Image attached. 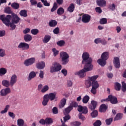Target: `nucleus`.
<instances>
[{"instance_id": "34", "label": "nucleus", "mask_w": 126, "mask_h": 126, "mask_svg": "<svg viewBox=\"0 0 126 126\" xmlns=\"http://www.w3.org/2000/svg\"><path fill=\"white\" fill-rule=\"evenodd\" d=\"M7 72V70L5 68H0V76H2V75H4Z\"/></svg>"}, {"instance_id": "56", "label": "nucleus", "mask_w": 126, "mask_h": 126, "mask_svg": "<svg viewBox=\"0 0 126 126\" xmlns=\"http://www.w3.org/2000/svg\"><path fill=\"white\" fill-rule=\"evenodd\" d=\"M52 112L54 115H57V114L59 113V110H58V108H57V107H53L52 109Z\"/></svg>"}, {"instance_id": "39", "label": "nucleus", "mask_w": 126, "mask_h": 126, "mask_svg": "<svg viewBox=\"0 0 126 126\" xmlns=\"http://www.w3.org/2000/svg\"><path fill=\"white\" fill-rule=\"evenodd\" d=\"M107 22H108V20H107V19H106L105 18L100 19V20L99 21V23L101 25H103L104 24H107Z\"/></svg>"}, {"instance_id": "5", "label": "nucleus", "mask_w": 126, "mask_h": 126, "mask_svg": "<svg viewBox=\"0 0 126 126\" xmlns=\"http://www.w3.org/2000/svg\"><path fill=\"white\" fill-rule=\"evenodd\" d=\"M62 69V65L58 64L57 62H54L52 63V65L50 67V72L51 73H54V72H57L60 71Z\"/></svg>"}, {"instance_id": "8", "label": "nucleus", "mask_w": 126, "mask_h": 126, "mask_svg": "<svg viewBox=\"0 0 126 126\" xmlns=\"http://www.w3.org/2000/svg\"><path fill=\"white\" fill-rule=\"evenodd\" d=\"M109 101L113 104V105H116V104H118V98L116 96H113V95L110 94L108 96Z\"/></svg>"}, {"instance_id": "23", "label": "nucleus", "mask_w": 126, "mask_h": 126, "mask_svg": "<svg viewBox=\"0 0 126 126\" xmlns=\"http://www.w3.org/2000/svg\"><path fill=\"white\" fill-rule=\"evenodd\" d=\"M101 59L102 60H105V61H107L109 59V52H103L101 56Z\"/></svg>"}, {"instance_id": "22", "label": "nucleus", "mask_w": 126, "mask_h": 126, "mask_svg": "<svg viewBox=\"0 0 126 126\" xmlns=\"http://www.w3.org/2000/svg\"><path fill=\"white\" fill-rule=\"evenodd\" d=\"M34 77H36V72L32 71L30 73L29 77H28V80L29 81H30L31 79H32V78H34Z\"/></svg>"}, {"instance_id": "6", "label": "nucleus", "mask_w": 126, "mask_h": 126, "mask_svg": "<svg viewBox=\"0 0 126 126\" xmlns=\"http://www.w3.org/2000/svg\"><path fill=\"white\" fill-rule=\"evenodd\" d=\"M60 57L62 60L63 64H66L68 63V58L69 56L66 52H62L60 53Z\"/></svg>"}, {"instance_id": "21", "label": "nucleus", "mask_w": 126, "mask_h": 126, "mask_svg": "<svg viewBox=\"0 0 126 126\" xmlns=\"http://www.w3.org/2000/svg\"><path fill=\"white\" fill-rule=\"evenodd\" d=\"M51 36L50 35H45L42 39L43 42L47 44L51 40Z\"/></svg>"}, {"instance_id": "14", "label": "nucleus", "mask_w": 126, "mask_h": 126, "mask_svg": "<svg viewBox=\"0 0 126 126\" xmlns=\"http://www.w3.org/2000/svg\"><path fill=\"white\" fill-rule=\"evenodd\" d=\"M17 82V76L16 74H13L11 77L10 81V86H13Z\"/></svg>"}, {"instance_id": "10", "label": "nucleus", "mask_w": 126, "mask_h": 126, "mask_svg": "<svg viewBox=\"0 0 126 126\" xmlns=\"http://www.w3.org/2000/svg\"><path fill=\"white\" fill-rule=\"evenodd\" d=\"M91 19V16L87 14L82 16V21L83 23H88Z\"/></svg>"}, {"instance_id": "36", "label": "nucleus", "mask_w": 126, "mask_h": 126, "mask_svg": "<svg viewBox=\"0 0 126 126\" xmlns=\"http://www.w3.org/2000/svg\"><path fill=\"white\" fill-rule=\"evenodd\" d=\"M11 7H12L13 9H18V8H19V4L16 2L12 3L11 4Z\"/></svg>"}, {"instance_id": "12", "label": "nucleus", "mask_w": 126, "mask_h": 126, "mask_svg": "<svg viewBox=\"0 0 126 126\" xmlns=\"http://www.w3.org/2000/svg\"><path fill=\"white\" fill-rule=\"evenodd\" d=\"M114 60L113 63L115 67L116 68H120L121 67V63L120 62V58L119 57H115L114 58Z\"/></svg>"}, {"instance_id": "59", "label": "nucleus", "mask_w": 126, "mask_h": 126, "mask_svg": "<svg viewBox=\"0 0 126 126\" xmlns=\"http://www.w3.org/2000/svg\"><path fill=\"white\" fill-rule=\"evenodd\" d=\"M63 120L64 123H65L67 121H68V120H70V116L69 115L67 114V115L63 117Z\"/></svg>"}, {"instance_id": "11", "label": "nucleus", "mask_w": 126, "mask_h": 126, "mask_svg": "<svg viewBox=\"0 0 126 126\" xmlns=\"http://www.w3.org/2000/svg\"><path fill=\"white\" fill-rule=\"evenodd\" d=\"M11 92L10 90V88H7L4 89H2L0 92V96H6L7 94H9Z\"/></svg>"}, {"instance_id": "46", "label": "nucleus", "mask_w": 126, "mask_h": 126, "mask_svg": "<svg viewBox=\"0 0 126 126\" xmlns=\"http://www.w3.org/2000/svg\"><path fill=\"white\" fill-rule=\"evenodd\" d=\"M91 115L92 118H96V117H97V116H98V111H97L96 110H94L92 112Z\"/></svg>"}, {"instance_id": "49", "label": "nucleus", "mask_w": 126, "mask_h": 126, "mask_svg": "<svg viewBox=\"0 0 126 126\" xmlns=\"http://www.w3.org/2000/svg\"><path fill=\"white\" fill-rule=\"evenodd\" d=\"M49 90V86L45 85L43 87V88L41 90L42 93H45V92H47Z\"/></svg>"}, {"instance_id": "62", "label": "nucleus", "mask_w": 126, "mask_h": 126, "mask_svg": "<svg viewBox=\"0 0 126 126\" xmlns=\"http://www.w3.org/2000/svg\"><path fill=\"white\" fill-rule=\"evenodd\" d=\"M8 116L12 118V119H14L15 118V114L13 113V112H8Z\"/></svg>"}, {"instance_id": "35", "label": "nucleus", "mask_w": 126, "mask_h": 126, "mask_svg": "<svg viewBox=\"0 0 126 126\" xmlns=\"http://www.w3.org/2000/svg\"><path fill=\"white\" fill-rule=\"evenodd\" d=\"M72 110H73L72 107H71L69 105L68 107L64 109L65 115H68Z\"/></svg>"}, {"instance_id": "55", "label": "nucleus", "mask_w": 126, "mask_h": 126, "mask_svg": "<svg viewBox=\"0 0 126 126\" xmlns=\"http://www.w3.org/2000/svg\"><path fill=\"white\" fill-rule=\"evenodd\" d=\"M82 114H84V115H86L87 113H88V109L86 106H84L83 108V110L82 111Z\"/></svg>"}, {"instance_id": "16", "label": "nucleus", "mask_w": 126, "mask_h": 126, "mask_svg": "<svg viewBox=\"0 0 126 126\" xmlns=\"http://www.w3.org/2000/svg\"><path fill=\"white\" fill-rule=\"evenodd\" d=\"M45 96H47L48 100L50 101H54L56 99V96H57V94L56 93H51L49 94H45Z\"/></svg>"}, {"instance_id": "19", "label": "nucleus", "mask_w": 126, "mask_h": 126, "mask_svg": "<svg viewBox=\"0 0 126 126\" xmlns=\"http://www.w3.org/2000/svg\"><path fill=\"white\" fill-rule=\"evenodd\" d=\"M107 109H108V107L105 104H101L99 107V111L100 113H105L106 111H107Z\"/></svg>"}, {"instance_id": "54", "label": "nucleus", "mask_w": 126, "mask_h": 126, "mask_svg": "<svg viewBox=\"0 0 126 126\" xmlns=\"http://www.w3.org/2000/svg\"><path fill=\"white\" fill-rule=\"evenodd\" d=\"M53 33L54 34H56L58 35L60 33V28L57 27L53 30Z\"/></svg>"}, {"instance_id": "48", "label": "nucleus", "mask_w": 126, "mask_h": 126, "mask_svg": "<svg viewBox=\"0 0 126 126\" xmlns=\"http://www.w3.org/2000/svg\"><path fill=\"white\" fill-rule=\"evenodd\" d=\"M112 122H113L112 118L107 119L105 120V123L107 126H110V125L112 124Z\"/></svg>"}, {"instance_id": "29", "label": "nucleus", "mask_w": 126, "mask_h": 126, "mask_svg": "<svg viewBox=\"0 0 126 126\" xmlns=\"http://www.w3.org/2000/svg\"><path fill=\"white\" fill-rule=\"evenodd\" d=\"M90 99V97L88 95H85L83 97L82 99V102L83 104H87L88 102H89V100Z\"/></svg>"}, {"instance_id": "44", "label": "nucleus", "mask_w": 126, "mask_h": 126, "mask_svg": "<svg viewBox=\"0 0 126 126\" xmlns=\"http://www.w3.org/2000/svg\"><path fill=\"white\" fill-rule=\"evenodd\" d=\"M9 105H6L4 109L0 112V114H5V113H7L8 109H9Z\"/></svg>"}, {"instance_id": "63", "label": "nucleus", "mask_w": 126, "mask_h": 126, "mask_svg": "<svg viewBox=\"0 0 126 126\" xmlns=\"http://www.w3.org/2000/svg\"><path fill=\"white\" fill-rule=\"evenodd\" d=\"M31 3V5H36L37 4V1L36 0H30Z\"/></svg>"}, {"instance_id": "42", "label": "nucleus", "mask_w": 126, "mask_h": 126, "mask_svg": "<svg viewBox=\"0 0 126 126\" xmlns=\"http://www.w3.org/2000/svg\"><path fill=\"white\" fill-rule=\"evenodd\" d=\"M5 13H8V14H11V15H12V13H13L10 8L8 6L5 8Z\"/></svg>"}, {"instance_id": "32", "label": "nucleus", "mask_w": 126, "mask_h": 126, "mask_svg": "<svg viewBox=\"0 0 126 126\" xmlns=\"http://www.w3.org/2000/svg\"><path fill=\"white\" fill-rule=\"evenodd\" d=\"M19 14L23 17H27V11L26 10H22L19 12Z\"/></svg>"}, {"instance_id": "40", "label": "nucleus", "mask_w": 126, "mask_h": 126, "mask_svg": "<svg viewBox=\"0 0 126 126\" xmlns=\"http://www.w3.org/2000/svg\"><path fill=\"white\" fill-rule=\"evenodd\" d=\"M53 119L50 118H47L45 119V123L46 125H51V124H53Z\"/></svg>"}, {"instance_id": "51", "label": "nucleus", "mask_w": 126, "mask_h": 126, "mask_svg": "<svg viewBox=\"0 0 126 126\" xmlns=\"http://www.w3.org/2000/svg\"><path fill=\"white\" fill-rule=\"evenodd\" d=\"M102 125V122L100 120H96L94 123V126H100Z\"/></svg>"}, {"instance_id": "47", "label": "nucleus", "mask_w": 126, "mask_h": 126, "mask_svg": "<svg viewBox=\"0 0 126 126\" xmlns=\"http://www.w3.org/2000/svg\"><path fill=\"white\" fill-rule=\"evenodd\" d=\"M81 125V122L75 121L74 122H72L71 123V126H79Z\"/></svg>"}, {"instance_id": "13", "label": "nucleus", "mask_w": 126, "mask_h": 126, "mask_svg": "<svg viewBox=\"0 0 126 126\" xmlns=\"http://www.w3.org/2000/svg\"><path fill=\"white\" fill-rule=\"evenodd\" d=\"M19 49H22V50H28L29 49V44L25 42H21L18 46Z\"/></svg>"}, {"instance_id": "9", "label": "nucleus", "mask_w": 126, "mask_h": 126, "mask_svg": "<svg viewBox=\"0 0 126 126\" xmlns=\"http://www.w3.org/2000/svg\"><path fill=\"white\" fill-rule=\"evenodd\" d=\"M12 23H15V24H17L20 21V18L18 17V15L17 14L12 13Z\"/></svg>"}, {"instance_id": "45", "label": "nucleus", "mask_w": 126, "mask_h": 126, "mask_svg": "<svg viewBox=\"0 0 126 126\" xmlns=\"http://www.w3.org/2000/svg\"><path fill=\"white\" fill-rule=\"evenodd\" d=\"M57 8H58V4L57 2H54L53 7L51 9V12H54V11L57 10Z\"/></svg>"}, {"instance_id": "57", "label": "nucleus", "mask_w": 126, "mask_h": 126, "mask_svg": "<svg viewBox=\"0 0 126 126\" xmlns=\"http://www.w3.org/2000/svg\"><path fill=\"white\" fill-rule=\"evenodd\" d=\"M52 51L53 52L54 57H57L59 55V51L57 50L56 48H53Z\"/></svg>"}, {"instance_id": "27", "label": "nucleus", "mask_w": 126, "mask_h": 126, "mask_svg": "<svg viewBox=\"0 0 126 126\" xmlns=\"http://www.w3.org/2000/svg\"><path fill=\"white\" fill-rule=\"evenodd\" d=\"M61 104L59 105V108H63L64 106H65V104L66 103V99L63 98L60 102Z\"/></svg>"}, {"instance_id": "20", "label": "nucleus", "mask_w": 126, "mask_h": 126, "mask_svg": "<svg viewBox=\"0 0 126 126\" xmlns=\"http://www.w3.org/2000/svg\"><path fill=\"white\" fill-rule=\"evenodd\" d=\"M97 63L100 64L101 66H105V65L107 64V61L100 58L97 60Z\"/></svg>"}, {"instance_id": "38", "label": "nucleus", "mask_w": 126, "mask_h": 126, "mask_svg": "<svg viewBox=\"0 0 126 126\" xmlns=\"http://www.w3.org/2000/svg\"><path fill=\"white\" fill-rule=\"evenodd\" d=\"M115 89L117 91L121 90V84L118 82L115 83Z\"/></svg>"}, {"instance_id": "25", "label": "nucleus", "mask_w": 126, "mask_h": 126, "mask_svg": "<svg viewBox=\"0 0 126 126\" xmlns=\"http://www.w3.org/2000/svg\"><path fill=\"white\" fill-rule=\"evenodd\" d=\"M75 8V5L74 3H71L69 7L67 8V11H69V12H73L74 11V9Z\"/></svg>"}, {"instance_id": "53", "label": "nucleus", "mask_w": 126, "mask_h": 126, "mask_svg": "<svg viewBox=\"0 0 126 126\" xmlns=\"http://www.w3.org/2000/svg\"><path fill=\"white\" fill-rule=\"evenodd\" d=\"M41 1L42 2V3H43L45 6H50V5H51L50 3L48 2L47 0H41Z\"/></svg>"}, {"instance_id": "58", "label": "nucleus", "mask_w": 126, "mask_h": 126, "mask_svg": "<svg viewBox=\"0 0 126 126\" xmlns=\"http://www.w3.org/2000/svg\"><path fill=\"white\" fill-rule=\"evenodd\" d=\"M4 56H5V51L0 49V57H3Z\"/></svg>"}, {"instance_id": "28", "label": "nucleus", "mask_w": 126, "mask_h": 126, "mask_svg": "<svg viewBox=\"0 0 126 126\" xmlns=\"http://www.w3.org/2000/svg\"><path fill=\"white\" fill-rule=\"evenodd\" d=\"M25 42H30L32 40V36L30 34H26L24 36Z\"/></svg>"}, {"instance_id": "2", "label": "nucleus", "mask_w": 126, "mask_h": 126, "mask_svg": "<svg viewBox=\"0 0 126 126\" xmlns=\"http://www.w3.org/2000/svg\"><path fill=\"white\" fill-rule=\"evenodd\" d=\"M82 63L87 65V66H90L93 67L92 65V58H90V55L88 52H85L82 55Z\"/></svg>"}, {"instance_id": "18", "label": "nucleus", "mask_w": 126, "mask_h": 126, "mask_svg": "<svg viewBox=\"0 0 126 126\" xmlns=\"http://www.w3.org/2000/svg\"><path fill=\"white\" fill-rule=\"evenodd\" d=\"M45 66H46V64L44 62H39L37 63L36 65V67L38 69H43L45 67Z\"/></svg>"}, {"instance_id": "4", "label": "nucleus", "mask_w": 126, "mask_h": 126, "mask_svg": "<svg viewBox=\"0 0 126 126\" xmlns=\"http://www.w3.org/2000/svg\"><path fill=\"white\" fill-rule=\"evenodd\" d=\"M0 20L6 25V26H9V24L10 23V20H11V15H7L5 17V15H0Z\"/></svg>"}, {"instance_id": "50", "label": "nucleus", "mask_w": 126, "mask_h": 126, "mask_svg": "<svg viewBox=\"0 0 126 126\" xmlns=\"http://www.w3.org/2000/svg\"><path fill=\"white\" fill-rule=\"evenodd\" d=\"M31 33L32 34V35H37L38 33H39V30L37 29H34L31 30Z\"/></svg>"}, {"instance_id": "52", "label": "nucleus", "mask_w": 126, "mask_h": 126, "mask_svg": "<svg viewBox=\"0 0 126 126\" xmlns=\"http://www.w3.org/2000/svg\"><path fill=\"white\" fill-rule=\"evenodd\" d=\"M64 44H65V42L64 40H60L57 42V45L60 46V47H63Z\"/></svg>"}, {"instance_id": "41", "label": "nucleus", "mask_w": 126, "mask_h": 126, "mask_svg": "<svg viewBox=\"0 0 126 126\" xmlns=\"http://www.w3.org/2000/svg\"><path fill=\"white\" fill-rule=\"evenodd\" d=\"M17 125L18 126H24V121L23 119H20L17 120Z\"/></svg>"}, {"instance_id": "1", "label": "nucleus", "mask_w": 126, "mask_h": 126, "mask_svg": "<svg viewBox=\"0 0 126 126\" xmlns=\"http://www.w3.org/2000/svg\"><path fill=\"white\" fill-rule=\"evenodd\" d=\"M99 77L98 75H94L92 77H90L89 80L86 81L85 84L87 88H89L92 86V89L91 90V92L94 95H96L97 93V89L99 87V84L98 82L95 81L97 78Z\"/></svg>"}, {"instance_id": "15", "label": "nucleus", "mask_w": 126, "mask_h": 126, "mask_svg": "<svg viewBox=\"0 0 126 126\" xmlns=\"http://www.w3.org/2000/svg\"><path fill=\"white\" fill-rule=\"evenodd\" d=\"M98 105V102L95 100H92L91 102V105L89 106V108L91 111H94L96 109Z\"/></svg>"}, {"instance_id": "64", "label": "nucleus", "mask_w": 126, "mask_h": 126, "mask_svg": "<svg viewBox=\"0 0 126 126\" xmlns=\"http://www.w3.org/2000/svg\"><path fill=\"white\" fill-rule=\"evenodd\" d=\"M109 8L111 10H115V8H116V5H115V3H113L111 4V5H110L109 6Z\"/></svg>"}, {"instance_id": "33", "label": "nucleus", "mask_w": 126, "mask_h": 126, "mask_svg": "<svg viewBox=\"0 0 126 126\" xmlns=\"http://www.w3.org/2000/svg\"><path fill=\"white\" fill-rule=\"evenodd\" d=\"M64 13V9L63 7H60L57 10V14L58 15H62Z\"/></svg>"}, {"instance_id": "3", "label": "nucleus", "mask_w": 126, "mask_h": 126, "mask_svg": "<svg viewBox=\"0 0 126 126\" xmlns=\"http://www.w3.org/2000/svg\"><path fill=\"white\" fill-rule=\"evenodd\" d=\"M93 69V67H90L89 66L84 65V68L79 71L75 72V75H79L81 78H83L86 76V72L90 71Z\"/></svg>"}, {"instance_id": "26", "label": "nucleus", "mask_w": 126, "mask_h": 126, "mask_svg": "<svg viewBox=\"0 0 126 126\" xmlns=\"http://www.w3.org/2000/svg\"><path fill=\"white\" fill-rule=\"evenodd\" d=\"M58 25V22L55 20H52L49 22L50 27H56Z\"/></svg>"}, {"instance_id": "43", "label": "nucleus", "mask_w": 126, "mask_h": 126, "mask_svg": "<svg viewBox=\"0 0 126 126\" xmlns=\"http://www.w3.org/2000/svg\"><path fill=\"white\" fill-rule=\"evenodd\" d=\"M121 90L123 92H126V83H125L124 81L122 82Z\"/></svg>"}, {"instance_id": "60", "label": "nucleus", "mask_w": 126, "mask_h": 126, "mask_svg": "<svg viewBox=\"0 0 126 126\" xmlns=\"http://www.w3.org/2000/svg\"><path fill=\"white\" fill-rule=\"evenodd\" d=\"M79 119L80 120H81L82 121H85L86 120V118H85V117L82 115V113H80L79 114Z\"/></svg>"}, {"instance_id": "17", "label": "nucleus", "mask_w": 126, "mask_h": 126, "mask_svg": "<svg viewBox=\"0 0 126 126\" xmlns=\"http://www.w3.org/2000/svg\"><path fill=\"white\" fill-rule=\"evenodd\" d=\"M96 3L98 6L103 7L106 6L107 2L105 0H96Z\"/></svg>"}, {"instance_id": "61", "label": "nucleus", "mask_w": 126, "mask_h": 126, "mask_svg": "<svg viewBox=\"0 0 126 126\" xmlns=\"http://www.w3.org/2000/svg\"><path fill=\"white\" fill-rule=\"evenodd\" d=\"M96 12H97V13L101 14L102 13V9H101V7H97L95 8Z\"/></svg>"}, {"instance_id": "7", "label": "nucleus", "mask_w": 126, "mask_h": 126, "mask_svg": "<svg viewBox=\"0 0 126 126\" xmlns=\"http://www.w3.org/2000/svg\"><path fill=\"white\" fill-rule=\"evenodd\" d=\"M35 61L36 59L35 58H31L26 60L24 62V64H25L26 66H29V65H32V64L35 63Z\"/></svg>"}, {"instance_id": "24", "label": "nucleus", "mask_w": 126, "mask_h": 126, "mask_svg": "<svg viewBox=\"0 0 126 126\" xmlns=\"http://www.w3.org/2000/svg\"><path fill=\"white\" fill-rule=\"evenodd\" d=\"M49 102V98L47 97V95H44L43 96V99L42 102L43 106H47L48 103Z\"/></svg>"}, {"instance_id": "31", "label": "nucleus", "mask_w": 126, "mask_h": 126, "mask_svg": "<svg viewBox=\"0 0 126 126\" xmlns=\"http://www.w3.org/2000/svg\"><path fill=\"white\" fill-rule=\"evenodd\" d=\"M2 85L5 87H9V85H10V82L8 80H3L2 81Z\"/></svg>"}, {"instance_id": "30", "label": "nucleus", "mask_w": 126, "mask_h": 126, "mask_svg": "<svg viewBox=\"0 0 126 126\" xmlns=\"http://www.w3.org/2000/svg\"><path fill=\"white\" fill-rule=\"evenodd\" d=\"M123 118V114L122 113H118L115 117L114 119V122L116 121H120V120H122Z\"/></svg>"}, {"instance_id": "37", "label": "nucleus", "mask_w": 126, "mask_h": 126, "mask_svg": "<svg viewBox=\"0 0 126 126\" xmlns=\"http://www.w3.org/2000/svg\"><path fill=\"white\" fill-rule=\"evenodd\" d=\"M69 106L73 109V107H74V108H76V107H78V103H77V102H76L75 101H71V103L70 104Z\"/></svg>"}]
</instances>
